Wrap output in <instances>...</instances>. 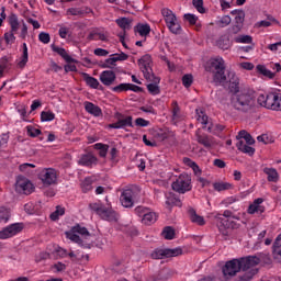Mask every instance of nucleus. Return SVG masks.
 <instances>
[{
	"label": "nucleus",
	"instance_id": "1",
	"mask_svg": "<svg viewBox=\"0 0 281 281\" xmlns=\"http://www.w3.org/2000/svg\"><path fill=\"white\" fill-rule=\"evenodd\" d=\"M138 65L144 78L148 82H151L147 85L148 92L151 95H159V93H161V89L159 88L161 78L155 76V72H153V57L148 54L144 55L140 59H138Z\"/></svg>",
	"mask_w": 281,
	"mask_h": 281
},
{
	"label": "nucleus",
	"instance_id": "4",
	"mask_svg": "<svg viewBox=\"0 0 281 281\" xmlns=\"http://www.w3.org/2000/svg\"><path fill=\"white\" fill-rule=\"evenodd\" d=\"M106 205H104L102 202H94L90 203L89 207L92 210V212H95L100 218L103 221H116L117 220V213L113 211V207L111 206V202H109V198H105Z\"/></svg>",
	"mask_w": 281,
	"mask_h": 281
},
{
	"label": "nucleus",
	"instance_id": "19",
	"mask_svg": "<svg viewBox=\"0 0 281 281\" xmlns=\"http://www.w3.org/2000/svg\"><path fill=\"white\" fill-rule=\"evenodd\" d=\"M120 60H128V55H126L125 53L112 54V55H110V58L104 60L102 68L103 69H113L115 67L116 63Z\"/></svg>",
	"mask_w": 281,
	"mask_h": 281
},
{
	"label": "nucleus",
	"instance_id": "42",
	"mask_svg": "<svg viewBox=\"0 0 281 281\" xmlns=\"http://www.w3.org/2000/svg\"><path fill=\"white\" fill-rule=\"evenodd\" d=\"M95 150H99V156L100 157H106V154L109 153V145L102 144V143H97L94 144Z\"/></svg>",
	"mask_w": 281,
	"mask_h": 281
},
{
	"label": "nucleus",
	"instance_id": "12",
	"mask_svg": "<svg viewBox=\"0 0 281 281\" xmlns=\"http://www.w3.org/2000/svg\"><path fill=\"white\" fill-rule=\"evenodd\" d=\"M182 254L183 249H181V247L172 249H156L154 252H151V258H154V260H161L162 258H177V256H181Z\"/></svg>",
	"mask_w": 281,
	"mask_h": 281
},
{
	"label": "nucleus",
	"instance_id": "43",
	"mask_svg": "<svg viewBox=\"0 0 281 281\" xmlns=\"http://www.w3.org/2000/svg\"><path fill=\"white\" fill-rule=\"evenodd\" d=\"M81 190L82 192H91V190H93V179L91 178H86L82 182H81Z\"/></svg>",
	"mask_w": 281,
	"mask_h": 281
},
{
	"label": "nucleus",
	"instance_id": "14",
	"mask_svg": "<svg viewBox=\"0 0 281 281\" xmlns=\"http://www.w3.org/2000/svg\"><path fill=\"white\" fill-rule=\"evenodd\" d=\"M15 192L19 194H32L34 184L27 178L19 176L15 182Z\"/></svg>",
	"mask_w": 281,
	"mask_h": 281
},
{
	"label": "nucleus",
	"instance_id": "48",
	"mask_svg": "<svg viewBox=\"0 0 281 281\" xmlns=\"http://www.w3.org/2000/svg\"><path fill=\"white\" fill-rule=\"evenodd\" d=\"M235 43H244V44H251L254 43V37L251 35H239L237 37H234Z\"/></svg>",
	"mask_w": 281,
	"mask_h": 281
},
{
	"label": "nucleus",
	"instance_id": "29",
	"mask_svg": "<svg viewBox=\"0 0 281 281\" xmlns=\"http://www.w3.org/2000/svg\"><path fill=\"white\" fill-rule=\"evenodd\" d=\"M272 256L277 262H281V234L277 236L273 243Z\"/></svg>",
	"mask_w": 281,
	"mask_h": 281
},
{
	"label": "nucleus",
	"instance_id": "37",
	"mask_svg": "<svg viewBox=\"0 0 281 281\" xmlns=\"http://www.w3.org/2000/svg\"><path fill=\"white\" fill-rule=\"evenodd\" d=\"M232 38L228 34L221 36L217 41V45L221 49H227L228 47H232Z\"/></svg>",
	"mask_w": 281,
	"mask_h": 281
},
{
	"label": "nucleus",
	"instance_id": "54",
	"mask_svg": "<svg viewBox=\"0 0 281 281\" xmlns=\"http://www.w3.org/2000/svg\"><path fill=\"white\" fill-rule=\"evenodd\" d=\"M240 30H243V25L240 24H234L231 27H228L227 30V34L234 38V35L238 34L240 32Z\"/></svg>",
	"mask_w": 281,
	"mask_h": 281
},
{
	"label": "nucleus",
	"instance_id": "21",
	"mask_svg": "<svg viewBox=\"0 0 281 281\" xmlns=\"http://www.w3.org/2000/svg\"><path fill=\"white\" fill-rule=\"evenodd\" d=\"M115 80H117V76L115 75V71H113V70H103L100 74V82H102V85H104V87H111V85H113V82H115Z\"/></svg>",
	"mask_w": 281,
	"mask_h": 281
},
{
	"label": "nucleus",
	"instance_id": "27",
	"mask_svg": "<svg viewBox=\"0 0 281 281\" xmlns=\"http://www.w3.org/2000/svg\"><path fill=\"white\" fill-rule=\"evenodd\" d=\"M50 49L52 52H55V54H58V56H61L66 63H76V59L70 57L69 53H67L65 48L52 44Z\"/></svg>",
	"mask_w": 281,
	"mask_h": 281
},
{
	"label": "nucleus",
	"instance_id": "55",
	"mask_svg": "<svg viewBox=\"0 0 281 281\" xmlns=\"http://www.w3.org/2000/svg\"><path fill=\"white\" fill-rule=\"evenodd\" d=\"M238 201H240L238 196H228L222 201V205H224V207H229V205H234V203H238Z\"/></svg>",
	"mask_w": 281,
	"mask_h": 281
},
{
	"label": "nucleus",
	"instance_id": "36",
	"mask_svg": "<svg viewBox=\"0 0 281 281\" xmlns=\"http://www.w3.org/2000/svg\"><path fill=\"white\" fill-rule=\"evenodd\" d=\"M232 16L235 18V25H244L245 23V11L243 10H233L231 12Z\"/></svg>",
	"mask_w": 281,
	"mask_h": 281
},
{
	"label": "nucleus",
	"instance_id": "44",
	"mask_svg": "<svg viewBox=\"0 0 281 281\" xmlns=\"http://www.w3.org/2000/svg\"><path fill=\"white\" fill-rule=\"evenodd\" d=\"M56 120V114L52 111H42L41 121L42 122H54Z\"/></svg>",
	"mask_w": 281,
	"mask_h": 281
},
{
	"label": "nucleus",
	"instance_id": "20",
	"mask_svg": "<svg viewBox=\"0 0 281 281\" xmlns=\"http://www.w3.org/2000/svg\"><path fill=\"white\" fill-rule=\"evenodd\" d=\"M239 260L241 261L243 271H247V269H256L254 267H258V265H260L258 255L239 258Z\"/></svg>",
	"mask_w": 281,
	"mask_h": 281
},
{
	"label": "nucleus",
	"instance_id": "32",
	"mask_svg": "<svg viewBox=\"0 0 281 281\" xmlns=\"http://www.w3.org/2000/svg\"><path fill=\"white\" fill-rule=\"evenodd\" d=\"M237 150H240V153H245V155H254L256 153V149L247 144H245V140H238L236 143Z\"/></svg>",
	"mask_w": 281,
	"mask_h": 281
},
{
	"label": "nucleus",
	"instance_id": "62",
	"mask_svg": "<svg viewBox=\"0 0 281 281\" xmlns=\"http://www.w3.org/2000/svg\"><path fill=\"white\" fill-rule=\"evenodd\" d=\"M128 85L130 83H120L119 86L113 87L112 91L114 93H122L123 91H128Z\"/></svg>",
	"mask_w": 281,
	"mask_h": 281
},
{
	"label": "nucleus",
	"instance_id": "58",
	"mask_svg": "<svg viewBox=\"0 0 281 281\" xmlns=\"http://www.w3.org/2000/svg\"><path fill=\"white\" fill-rule=\"evenodd\" d=\"M26 131H27L29 137H38V135H41V130L36 128V127L32 126V125H29L26 127Z\"/></svg>",
	"mask_w": 281,
	"mask_h": 281
},
{
	"label": "nucleus",
	"instance_id": "63",
	"mask_svg": "<svg viewBox=\"0 0 281 281\" xmlns=\"http://www.w3.org/2000/svg\"><path fill=\"white\" fill-rule=\"evenodd\" d=\"M15 33H12L11 31L8 33H4V41L7 45H12L14 41H16V36H14Z\"/></svg>",
	"mask_w": 281,
	"mask_h": 281
},
{
	"label": "nucleus",
	"instance_id": "15",
	"mask_svg": "<svg viewBox=\"0 0 281 281\" xmlns=\"http://www.w3.org/2000/svg\"><path fill=\"white\" fill-rule=\"evenodd\" d=\"M23 223H14L4 227L2 231H0V240H5L16 236V234H21V232H23Z\"/></svg>",
	"mask_w": 281,
	"mask_h": 281
},
{
	"label": "nucleus",
	"instance_id": "52",
	"mask_svg": "<svg viewBox=\"0 0 281 281\" xmlns=\"http://www.w3.org/2000/svg\"><path fill=\"white\" fill-rule=\"evenodd\" d=\"M192 82H194V77L191 74H187L182 77V85L186 89H190Z\"/></svg>",
	"mask_w": 281,
	"mask_h": 281
},
{
	"label": "nucleus",
	"instance_id": "22",
	"mask_svg": "<svg viewBox=\"0 0 281 281\" xmlns=\"http://www.w3.org/2000/svg\"><path fill=\"white\" fill-rule=\"evenodd\" d=\"M66 14L68 16H87L93 14V10L89 7L69 8L67 9Z\"/></svg>",
	"mask_w": 281,
	"mask_h": 281
},
{
	"label": "nucleus",
	"instance_id": "38",
	"mask_svg": "<svg viewBox=\"0 0 281 281\" xmlns=\"http://www.w3.org/2000/svg\"><path fill=\"white\" fill-rule=\"evenodd\" d=\"M243 271L244 273L238 277L239 281H251L254 279V276L258 273V269H246Z\"/></svg>",
	"mask_w": 281,
	"mask_h": 281
},
{
	"label": "nucleus",
	"instance_id": "9",
	"mask_svg": "<svg viewBox=\"0 0 281 281\" xmlns=\"http://www.w3.org/2000/svg\"><path fill=\"white\" fill-rule=\"evenodd\" d=\"M114 117L116 120L115 123L109 124V128H115V130H126V128H133V116L122 114L121 112L114 113Z\"/></svg>",
	"mask_w": 281,
	"mask_h": 281
},
{
	"label": "nucleus",
	"instance_id": "59",
	"mask_svg": "<svg viewBox=\"0 0 281 281\" xmlns=\"http://www.w3.org/2000/svg\"><path fill=\"white\" fill-rule=\"evenodd\" d=\"M193 7L200 12V14H205V7H203V0H193Z\"/></svg>",
	"mask_w": 281,
	"mask_h": 281
},
{
	"label": "nucleus",
	"instance_id": "56",
	"mask_svg": "<svg viewBox=\"0 0 281 281\" xmlns=\"http://www.w3.org/2000/svg\"><path fill=\"white\" fill-rule=\"evenodd\" d=\"M196 120L202 124L203 126H207V116L205 112L196 110Z\"/></svg>",
	"mask_w": 281,
	"mask_h": 281
},
{
	"label": "nucleus",
	"instance_id": "64",
	"mask_svg": "<svg viewBox=\"0 0 281 281\" xmlns=\"http://www.w3.org/2000/svg\"><path fill=\"white\" fill-rule=\"evenodd\" d=\"M184 21H188L190 25H196V21H199V18L192 13L184 14Z\"/></svg>",
	"mask_w": 281,
	"mask_h": 281
},
{
	"label": "nucleus",
	"instance_id": "53",
	"mask_svg": "<svg viewBox=\"0 0 281 281\" xmlns=\"http://www.w3.org/2000/svg\"><path fill=\"white\" fill-rule=\"evenodd\" d=\"M272 23H278V21L276 20V18L269 15L267 20H262V21L258 22V26L259 27H271Z\"/></svg>",
	"mask_w": 281,
	"mask_h": 281
},
{
	"label": "nucleus",
	"instance_id": "23",
	"mask_svg": "<svg viewBox=\"0 0 281 281\" xmlns=\"http://www.w3.org/2000/svg\"><path fill=\"white\" fill-rule=\"evenodd\" d=\"M262 203H265V199L262 198L254 200V202L248 206V214H263L265 206Z\"/></svg>",
	"mask_w": 281,
	"mask_h": 281
},
{
	"label": "nucleus",
	"instance_id": "2",
	"mask_svg": "<svg viewBox=\"0 0 281 281\" xmlns=\"http://www.w3.org/2000/svg\"><path fill=\"white\" fill-rule=\"evenodd\" d=\"M231 104L239 113H251L256 109V97L247 90H241L232 95Z\"/></svg>",
	"mask_w": 281,
	"mask_h": 281
},
{
	"label": "nucleus",
	"instance_id": "61",
	"mask_svg": "<svg viewBox=\"0 0 281 281\" xmlns=\"http://www.w3.org/2000/svg\"><path fill=\"white\" fill-rule=\"evenodd\" d=\"M29 60H30V56L21 55V57H20V59L18 61L19 69H25V66L27 65Z\"/></svg>",
	"mask_w": 281,
	"mask_h": 281
},
{
	"label": "nucleus",
	"instance_id": "40",
	"mask_svg": "<svg viewBox=\"0 0 281 281\" xmlns=\"http://www.w3.org/2000/svg\"><path fill=\"white\" fill-rule=\"evenodd\" d=\"M116 25L121 27V30H131V20L128 18H120L115 20Z\"/></svg>",
	"mask_w": 281,
	"mask_h": 281
},
{
	"label": "nucleus",
	"instance_id": "7",
	"mask_svg": "<svg viewBox=\"0 0 281 281\" xmlns=\"http://www.w3.org/2000/svg\"><path fill=\"white\" fill-rule=\"evenodd\" d=\"M171 188L178 194H186L192 190V177L188 173H181L176 181L172 182Z\"/></svg>",
	"mask_w": 281,
	"mask_h": 281
},
{
	"label": "nucleus",
	"instance_id": "3",
	"mask_svg": "<svg viewBox=\"0 0 281 281\" xmlns=\"http://www.w3.org/2000/svg\"><path fill=\"white\" fill-rule=\"evenodd\" d=\"M205 71L213 74L215 85L227 82V76L225 75V59H223V57L211 59L205 66Z\"/></svg>",
	"mask_w": 281,
	"mask_h": 281
},
{
	"label": "nucleus",
	"instance_id": "26",
	"mask_svg": "<svg viewBox=\"0 0 281 281\" xmlns=\"http://www.w3.org/2000/svg\"><path fill=\"white\" fill-rule=\"evenodd\" d=\"M85 110L87 111V113H89L90 115H93V117H102V108L95 105L92 102L86 101L85 102Z\"/></svg>",
	"mask_w": 281,
	"mask_h": 281
},
{
	"label": "nucleus",
	"instance_id": "60",
	"mask_svg": "<svg viewBox=\"0 0 281 281\" xmlns=\"http://www.w3.org/2000/svg\"><path fill=\"white\" fill-rule=\"evenodd\" d=\"M38 41L44 45H48L49 41H52V37L49 36V33L42 32L38 34Z\"/></svg>",
	"mask_w": 281,
	"mask_h": 281
},
{
	"label": "nucleus",
	"instance_id": "5",
	"mask_svg": "<svg viewBox=\"0 0 281 281\" xmlns=\"http://www.w3.org/2000/svg\"><path fill=\"white\" fill-rule=\"evenodd\" d=\"M233 214L234 213L229 210H225L223 214L221 213L212 214L218 227V231L221 232V234H223V236H227V234H229L227 229H229V227H234V222H229V220H227V218H232L234 216ZM233 218H238V217L234 216Z\"/></svg>",
	"mask_w": 281,
	"mask_h": 281
},
{
	"label": "nucleus",
	"instance_id": "16",
	"mask_svg": "<svg viewBox=\"0 0 281 281\" xmlns=\"http://www.w3.org/2000/svg\"><path fill=\"white\" fill-rule=\"evenodd\" d=\"M38 179H41L44 186H54V183H56L58 180V173L55 171V169L46 168L40 171Z\"/></svg>",
	"mask_w": 281,
	"mask_h": 281
},
{
	"label": "nucleus",
	"instance_id": "33",
	"mask_svg": "<svg viewBox=\"0 0 281 281\" xmlns=\"http://www.w3.org/2000/svg\"><path fill=\"white\" fill-rule=\"evenodd\" d=\"M82 78H83V80H85V82H86V85L88 86V87H90L91 89H98L99 87H100V81H98L97 79H95V77H91L89 74H87V72H82Z\"/></svg>",
	"mask_w": 281,
	"mask_h": 281
},
{
	"label": "nucleus",
	"instance_id": "6",
	"mask_svg": "<svg viewBox=\"0 0 281 281\" xmlns=\"http://www.w3.org/2000/svg\"><path fill=\"white\" fill-rule=\"evenodd\" d=\"M65 234L68 240H71V243H76V245H78L79 247H83V249H87L89 247V245L85 244V241H82V238H80V236H90L87 227L81 226L80 224H76L71 227L70 231L66 232Z\"/></svg>",
	"mask_w": 281,
	"mask_h": 281
},
{
	"label": "nucleus",
	"instance_id": "35",
	"mask_svg": "<svg viewBox=\"0 0 281 281\" xmlns=\"http://www.w3.org/2000/svg\"><path fill=\"white\" fill-rule=\"evenodd\" d=\"M189 216L190 220L195 223V225L203 226L205 225V218L199 214H196V211L194 209L189 210Z\"/></svg>",
	"mask_w": 281,
	"mask_h": 281
},
{
	"label": "nucleus",
	"instance_id": "28",
	"mask_svg": "<svg viewBox=\"0 0 281 281\" xmlns=\"http://www.w3.org/2000/svg\"><path fill=\"white\" fill-rule=\"evenodd\" d=\"M135 34H139L146 41V36L150 34V24L148 23H138L134 26Z\"/></svg>",
	"mask_w": 281,
	"mask_h": 281
},
{
	"label": "nucleus",
	"instance_id": "39",
	"mask_svg": "<svg viewBox=\"0 0 281 281\" xmlns=\"http://www.w3.org/2000/svg\"><path fill=\"white\" fill-rule=\"evenodd\" d=\"M263 172L268 176V181L272 183L278 181V171L274 168H265Z\"/></svg>",
	"mask_w": 281,
	"mask_h": 281
},
{
	"label": "nucleus",
	"instance_id": "10",
	"mask_svg": "<svg viewBox=\"0 0 281 281\" xmlns=\"http://www.w3.org/2000/svg\"><path fill=\"white\" fill-rule=\"evenodd\" d=\"M9 25L11 27V33L19 34V31L21 30L19 37L23 40L27 38V24H25V22H22L21 25L16 14H12L9 16Z\"/></svg>",
	"mask_w": 281,
	"mask_h": 281
},
{
	"label": "nucleus",
	"instance_id": "25",
	"mask_svg": "<svg viewBox=\"0 0 281 281\" xmlns=\"http://www.w3.org/2000/svg\"><path fill=\"white\" fill-rule=\"evenodd\" d=\"M228 78H229V86H228L229 92L234 93V95H236V93H240V87H239L240 80L238 79L236 74L229 72Z\"/></svg>",
	"mask_w": 281,
	"mask_h": 281
},
{
	"label": "nucleus",
	"instance_id": "46",
	"mask_svg": "<svg viewBox=\"0 0 281 281\" xmlns=\"http://www.w3.org/2000/svg\"><path fill=\"white\" fill-rule=\"evenodd\" d=\"M161 234L166 240L175 239V228L171 226H166Z\"/></svg>",
	"mask_w": 281,
	"mask_h": 281
},
{
	"label": "nucleus",
	"instance_id": "50",
	"mask_svg": "<svg viewBox=\"0 0 281 281\" xmlns=\"http://www.w3.org/2000/svg\"><path fill=\"white\" fill-rule=\"evenodd\" d=\"M10 221V210L0 206V223H8Z\"/></svg>",
	"mask_w": 281,
	"mask_h": 281
},
{
	"label": "nucleus",
	"instance_id": "34",
	"mask_svg": "<svg viewBox=\"0 0 281 281\" xmlns=\"http://www.w3.org/2000/svg\"><path fill=\"white\" fill-rule=\"evenodd\" d=\"M89 41H103L106 43L109 41V35L104 32L93 31L88 35Z\"/></svg>",
	"mask_w": 281,
	"mask_h": 281
},
{
	"label": "nucleus",
	"instance_id": "31",
	"mask_svg": "<svg viewBox=\"0 0 281 281\" xmlns=\"http://www.w3.org/2000/svg\"><path fill=\"white\" fill-rule=\"evenodd\" d=\"M166 205H168V207H172L175 205L176 207H181V200L177 194L169 192L166 194Z\"/></svg>",
	"mask_w": 281,
	"mask_h": 281
},
{
	"label": "nucleus",
	"instance_id": "17",
	"mask_svg": "<svg viewBox=\"0 0 281 281\" xmlns=\"http://www.w3.org/2000/svg\"><path fill=\"white\" fill-rule=\"evenodd\" d=\"M135 213L143 218L144 225H153V223L157 222V214L149 212L147 207L137 206Z\"/></svg>",
	"mask_w": 281,
	"mask_h": 281
},
{
	"label": "nucleus",
	"instance_id": "45",
	"mask_svg": "<svg viewBox=\"0 0 281 281\" xmlns=\"http://www.w3.org/2000/svg\"><path fill=\"white\" fill-rule=\"evenodd\" d=\"M257 70L259 71V74H262V76H266V78H276V72H272L271 70L267 69V67H265L263 65H258Z\"/></svg>",
	"mask_w": 281,
	"mask_h": 281
},
{
	"label": "nucleus",
	"instance_id": "41",
	"mask_svg": "<svg viewBox=\"0 0 281 281\" xmlns=\"http://www.w3.org/2000/svg\"><path fill=\"white\" fill-rule=\"evenodd\" d=\"M172 120L173 122H178L179 117H181V108H179V103L177 101H172Z\"/></svg>",
	"mask_w": 281,
	"mask_h": 281
},
{
	"label": "nucleus",
	"instance_id": "11",
	"mask_svg": "<svg viewBox=\"0 0 281 281\" xmlns=\"http://www.w3.org/2000/svg\"><path fill=\"white\" fill-rule=\"evenodd\" d=\"M223 276L225 278H234L236 273H239V271H243V263L240 259H232L229 261H226L223 269Z\"/></svg>",
	"mask_w": 281,
	"mask_h": 281
},
{
	"label": "nucleus",
	"instance_id": "24",
	"mask_svg": "<svg viewBox=\"0 0 281 281\" xmlns=\"http://www.w3.org/2000/svg\"><path fill=\"white\" fill-rule=\"evenodd\" d=\"M79 166H85L86 168H91L98 165V157L93 154H85L78 160Z\"/></svg>",
	"mask_w": 281,
	"mask_h": 281
},
{
	"label": "nucleus",
	"instance_id": "30",
	"mask_svg": "<svg viewBox=\"0 0 281 281\" xmlns=\"http://www.w3.org/2000/svg\"><path fill=\"white\" fill-rule=\"evenodd\" d=\"M198 143L204 146L207 150H210V148L215 144L214 137L206 134L198 135Z\"/></svg>",
	"mask_w": 281,
	"mask_h": 281
},
{
	"label": "nucleus",
	"instance_id": "57",
	"mask_svg": "<svg viewBox=\"0 0 281 281\" xmlns=\"http://www.w3.org/2000/svg\"><path fill=\"white\" fill-rule=\"evenodd\" d=\"M229 23H232V18L229 15H223L218 21H217V25L220 27H227V25H229Z\"/></svg>",
	"mask_w": 281,
	"mask_h": 281
},
{
	"label": "nucleus",
	"instance_id": "49",
	"mask_svg": "<svg viewBox=\"0 0 281 281\" xmlns=\"http://www.w3.org/2000/svg\"><path fill=\"white\" fill-rule=\"evenodd\" d=\"M213 188L216 190V192H224V190H229L232 184L228 182H215L213 183Z\"/></svg>",
	"mask_w": 281,
	"mask_h": 281
},
{
	"label": "nucleus",
	"instance_id": "8",
	"mask_svg": "<svg viewBox=\"0 0 281 281\" xmlns=\"http://www.w3.org/2000/svg\"><path fill=\"white\" fill-rule=\"evenodd\" d=\"M161 14L171 34H180L181 24L179 23V20L177 19V15L175 14V12H172V10L170 9H162Z\"/></svg>",
	"mask_w": 281,
	"mask_h": 281
},
{
	"label": "nucleus",
	"instance_id": "18",
	"mask_svg": "<svg viewBox=\"0 0 281 281\" xmlns=\"http://www.w3.org/2000/svg\"><path fill=\"white\" fill-rule=\"evenodd\" d=\"M120 201L123 207H133L135 205V191L133 189L123 190Z\"/></svg>",
	"mask_w": 281,
	"mask_h": 281
},
{
	"label": "nucleus",
	"instance_id": "47",
	"mask_svg": "<svg viewBox=\"0 0 281 281\" xmlns=\"http://www.w3.org/2000/svg\"><path fill=\"white\" fill-rule=\"evenodd\" d=\"M257 258L259 260V265L260 262H262V265H271V255L268 252H259L257 254Z\"/></svg>",
	"mask_w": 281,
	"mask_h": 281
},
{
	"label": "nucleus",
	"instance_id": "51",
	"mask_svg": "<svg viewBox=\"0 0 281 281\" xmlns=\"http://www.w3.org/2000/svg\"><path fill=\"white\" fill-rule=\"evenodd\" d=\"M65 215V207L63 206H57L56 211H54L50 214V221H58V218H60V216Z\"/></svg>",
	"mask_w": 281,
	"mask_h": 281
},
{
	"label": "nucleus",
	"instance_id": "13",
	"mask_svg": "<svg viewBox=\"0 0 281 281\" xmlns=\"http://www.w3.org/2000/svg\"><path fill=\"white\" fill-rule=\"evenodd\" d=\"M278 97L279 94L270 92L268 94H260L257 99L258 104L260 106H265L266 109H271V111H276L278 106Z\"/></svg>",
	"mask_w": 281,
	"mask_h": 281
}]
</instances>
